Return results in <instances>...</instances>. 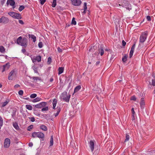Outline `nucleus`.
<instances>
[{
  "mask_svg": "<svg viewBox=\"0 0 155 155\" xmlns=\"http://www.w3.org/2000/svg\"><path fill=\"white\" fill-rule=\"evenodd\" d=\"M40 4L41 5H43L46 2V0H40Z\"/></svg>",
  "mask_w": 155,
  "mask_h": 155,
  "instance_id": "48",
  "label": "nucleus"
},
{
  "mask_svg": "<svg viewBox=\"0 0 155 155\" xmlns=\"http://www.w3.org/2000/svg\"><path fill=\"white\" fill-rule=\"evenodd\" d=\"M37 94H31L30 97L32 98H34L37 97Z\"/></svg>",
  "mask_w": 155,
  "mask_h": 155,
  "instance_id": "40",
  "label": "nucleus"
},
{
  "mask_svg": "<svg viewBox=\"0 0 155 155\" xmlns=\"http://www.w3.org/2000/svg\"><path fill=\"white\" fill-rule=\"evenodd\" d=\"M28 36L29 38H31L33 39V42H35L36 41V37L34 35H28Z\"/></svg>",
  "mask_w": 155,
  "mask_h": 155,
  "instance_id": "18",
  "label": "nucleus"
},
{
  "mask_svg": "<svg viewBox=\"0 0 155 155\" xmlns=\"http://www.w3.org/2000/svg\"><path fill=\"white\" fill-rule=\"evenodd\" d=\"M21 51L23 53H24L26 51V50L25 49H22Z\"/></svg>",
  "mask_w": 155,
  "mask_h": 155,
  "instance_id": "58",
  "label": "nucleus"
},
{
  "mask_svg": "<svg viewBox=\"0 0 155 155\" xmlns=\"http://www.w3.org/2000/svg\"><path fill=\"white\" fill-rule=\"evenodd\" d=\"M2 87V85L0 84V88H1Z\"/></svg>",
  "mask_w": 155,
  "mask_h": 155,
  "instance_id": "63",
  "label": "nucleus"
},
{
  "mask_svg": "<svg viewBox=\"0 0 155 155\" xmlns=\"http://www.w3.org/2000/svg\"><path fill=\"white\" fill-rule=\"evenodd\" d=\"M127 57L126 56H124L122 58V61L123 62H125L127 61Z\"/></svg>",
  "mask_w": 155,
  "mask_h": 155,
  "instance_id": "43",
  "label": "nucleus"
},
{
  "mask_svg": "<svg viewBox=\"0 0 155 155\" xmlns=\"http://www.w3.org/2000/svg\"><path fill=\"white\" fill-rule=\"evenodd\" d=\"M57 50H58V51L59 53H60V52H62V49L61 48H60L59 47L58 48Z\"/></svg>",
  "mask_w": 155,
  "mask_h": 155,
  "instance_id": "52",
  "label": "nucleus"
},
{
  "mask_svg": "<svg viewBox=\"0 0 155 155\" xmlns=\"http://www.w3.org/2000/svg\"><path fill=\"white\" fill-rule=\"evenodd\" d=\"M53 80L52 79H50V81H53Z\"/></svg>",
  "mask_w": 155,
  "mask_h": 155,
  "instance_id": "64",
  "label": "nucleus"
},
{
  "mask_svg": "<svg viewBox=\"0 0 155 155\" xmlns=\"http://www.w3.org/2000/svg\"><path fill=\"white\" fill-rule=\"evenodd\" d=\"M88 143L91 151L93 153L94 149V142L93 140H91Z\"/></svg>",
  "mask_w": 155,
  "mask_h": 155,
  "instance_id": "11",
  "label": "nucleus"
},
{
  "mask_svg": "<svg viewBox=\"0 0 155 155\" xmlns=\"http://www.w3.org/2000/svg\"><path fill=\"white\" fill-rule=\"evenodd\" d=\"M140 104L141 108L143 107V106L145 104L144 100V98H141Z\"/></svg>",
  "mask_w": 155,
  "mask_h": 155,
  "instance_id": "22",
  "label": "nucleus"
},
{
  "mask_svg": "<svg viewBox=\"0 0 155 155\" xmlns=\"http://www.w3.org/2000/svg\"><path fill=\"white\" fill-rule=\"evenodd\" d=\"M84 12L85 13V12L86 11L87 9V3L86 2H84Z\"/></svg>",
  "mask_w": 155,
  "mask_h": 155,
  "instance_id": "36",
  "label": "nucleus"
},
{
  "mask_svg": "<svg viewBox=\"0 0 155 155\" xmlns=\"http://www.w3.org/2000/svg\"><path fill=\"white\" fill-rule=\"evenodd\" d=\"M31 79H32L34 82H36L37 80H40L41 79L38 77H32L31 78Z\"/></svg>",
  "mask_w": 155,
  "mask_h": 155,
  "instance_id": "27",
  "label": "nucleus"
},
{
  "mask_svg": "<svg viewBox=\"0 0 155 155\" xmlns=\"http://www.w3.org/2000/svg\"><path fill=\"white\" fill-rule=\"evenodd\" d=\"M99 53L100 54L101 56L103 55L104 54V50L103 47H101V48L98 50Z\"/></svg>",
  "mask_w": 155,
  "mask_h": 155,
  "instance_id": "26",
  "label": "nucleus"
},
{
  "mask_svg": "<svg viewBox=\"0 0 155 155\" xmlns=\"http://www.w3.org/2000/svg\"><path fill=\"white\" fill-rule=\"evenodd\" d=\"M148 35V32L147 31H145L143 32L141 35L140 38V43L139 45V47L141 46V43L144 42L147 39Z\"/></svg>",
  "mask_w": 155,
  "mask_h": 155,
  "instance_id": "3",
  "label": "nucleus"
},
{
  "mask_svg": "<svg viewBox=\"0 0 155 155\" xmlns=\"http://www.w3.org/2000/svg\"><path fill=\"white\" fill-rule=\"evenodd\" d=\"M124 6L127 10H128L129 11L132 9L130 4H129L128 3H127L125 4Z\"/></svg>",
  "mask_w": 155,
  "mask_h": 155,
  "instance_id": "17",
  "label": "nucleus"
},
{
  "mask_svg": "<svg viewBox=\"0 0 155 155\" xmlns=\"http://www.w3.org/2000/svg\"><path fill=\"white\" fill-rule=\"evenodd\" d=\"M64 70V68L63 67H59L58 69V74L60 75L63 73Z\"/></svg>",
  "mask_w": 155,
  "mask_h": 155,
  "instance_id": "24",
  "label": "nucleus"
},
{
  "mask_svg": "<svg viewBox=\"0 0 155 155\" xmlns=\"http://www.w3.org/2000/svg\"><path fill=\"white\" fill-rule=\"evenodd\" d=\"M81 88V87L80 85H78L76 87L74 90V93H75L78 91Z\"/></svg>",
  "mask_w": 155,
  "mask_h": 155,
  "instance_id": "25",
  "label": "nucleus"
},
{
  "mask_svg": "<svg viewBox=\"0 0 155 155\" xmlns=\"http://www.w3.org/2000/svg\"><path fill=\"white\" fill-rule=\"evenodd\" d=\"M130 136L129 135L127 134H126V139L124 140L125 142H126L128 141L129 139Z\"/></svg>",
  "mask_w": 155,
  "mask_h": 155,
  "instance_id": "39",
  "label": "nucleus"
},
{
  "mask_svg": "<svg viewBox=\"0 0 155 155\" xmlns=\"http://www.w3.org/2000/svg\"><path fill=\"white\" fill-rule=\"evenodd\" d=\"M72 4L75 6H79L81 3V0H71Z\"/></svg>",
  "mask_w": 155,
  "mask_h": 155,
  "instance_id": "9",
  "label": "nucleus"
},
{
  "mask_svg": "<svg viewBox=\"0 0 155 155\" xmlns=\"http://www.w3.org/2000/svg\"><path fill=\"white\" fill-rule=\"evenodd\" d=\"M41 100V98L39 97H37L34 99H33L32 101L33 103L36 102L40 101Z\"/></svg>",
  "mask_w": 155,
  "mask_h": 155,
  "instance_id": "28",
  "label": "nucleus"
},
{
  "mask_svg": "<svg viewBox=\"0 0 155 155\" xmlns=\"http://www.w3.org/2000/svg\"><path fill=\"white\" fill-rule=\"evenodd\" d=\"M57 112L56 113H54V114L55 117H56L58 115L61 111V109L60 107H57Z\"/></svg>",
  "mask_w": 155,
  "mask_h": 155,
  "instance_id": "23",
  "label": "nucleus"
},
{
  "mask_svg": "<svg viewBox=\"0 0 155 155\" xmlns=\"http://www.w3.org/2000/svg\"><path fill=\"white\" fill-rule=\"evenodd\" d=\"M16 113V111L15 110H14L12 114V117L15 120H17V118L15 116Z\"/></svg>",
  "mask_w": 155,
  "mask_h": 155,
  "instance_id": "20",
  "label": "nucleus"
},
{
  "mask_svg": "<svg viewBox=\"0 0 155 155\" xmlns=\"http://www.w3.org/2000/svg\"><path fill=\"white\" fill-rule=\"evenodd\" d=\"M38 46L39 48H41L43 47V44L42 42H40L38 44Z\"/></svg>",
  "mask_w": 155,
  "mask_h": 155,
  "instance_id": "44",
  "label": "nucleus"
},
{
  "mask_svg": "<svg viewBox=\"0 0 155 155\" xmlns=\"http://www.w3.org/2000/svg\"><path fill=\"white\" fill-rule=\"evenodd\" d=\"M29 118L32 122H34L35 121V119L34 117H30Z\"/></svg>",
  "mask_w": 155,
  "mask_h": 155,
  "instance_id": "50",
  "label": "nucleus"
},
{
  "mask_svg": "<svg viewBox=\"0 0 155 155\" xmlns=\"http://www.w3.org/2000/svg\"><path fill=\"white\" fill-rule=\"evenodd\" d=\"M152 85L153 86H155V76H154L153 78L152 79Z\"/></svg>",
  "mask_w": 155,
  "mask_h": 155,
  "instance_id": "38",
  "label": "nucleus"
},
{
  "mask_svg": "<svg viewBox=\"0 0 155 155\" xmlns=\"http://www.w3.org/2000/svg\"><path fill=\"white\" fill-rule=\"evenodd\" d=\"M3 124V120L0 121V129L1 128V127L2 126Z\"/></svg>",
  "mask_w": 155,
  "mask_h": 155,
  "instance_id": "51",
  "label": "nucleus"
},
{
  "mask_svg": "<svg viewBox=\"0 0 155 155\" xmlns=\"http://www.w3.org/2000/svg\"><path fill=\"white\" fill-rule=\"evenodd\" d=\"M18 21L19 23L21 25H23L24 24L23 21L21 20H19Z\"/></svg>",
  "mask_w": 155,
  "mask_h": 155,
  "instance_id": "55",
  "label": "nucleus"
},
{
  "mask_svg": "<svg viewBox=\"0 0 155 155\" xmlns=\"http://www.w3.org/2000/svg\"><path fill=\"white\" fill-rule=\"evenodd\" d=\"M146 18H147V20L148 21H151V17L150 16H147Z\"/></svg>",
  "mask_w": 155,
  "mask_h": 155,
  "instance_id": "47",
  "label": "nucleus"
},
{
  "mask_svg": "<svg viewBox=\"0 0 155 155\" xmlns=\"http://www.w3.org/2000/svg\"><path fill=\"white\" fill-rule=\"evenodd\" d=\"M71 24H72L74 25L76 24V22L75 21V18H72V21H71Z\"/></svg>",
  "mask_w": 155,
  "mask_h": 155,
  "instance_id": "37",
  "label": "nucleus"
},
{
  "mask_svg": "<svg viewBox=\"0 0 155 155\" xmlns=\"http://www.w3.org/2000/svg\"><path fill=\"white\" fill-rule=\"evenodd\" d=\"M32 136L34 138L37 137L39 138H43L45 137L44 134L40 132H33Z\"/></svg>",
  "mask_w": 155,
  "mask_h": 155,
  "instance_id": "4",
  "label": "nucleus"
},
{
  "mask_svg": "<svg viewBox=\"0 0 155 155\" xmlns=\"http://www.w3.org/2000/svg\"><path fill=\"white\" fill-rule=\"evenodd\" d=\"M100 61H97L96 62V65H97L98 64H100Z\"/></svg>",
  "mask_w": 155,
  "mask_h": 155,
  "instance_id": "60",
  "label": "nucleus"
},
{
  "mask_svg": "<svg viewBox=\"0 0 155 155\" xmlns=\"http://www.w3.org/2000/svg\"><path fill=\"white\" fill-rule=\"evenodd\" d=\"M32 68L34 71L35 73H38V71L37 67H35V66H33L32 67Z\"/></svg>",
  "mask_w": 155,
  "mask_h": 155,
  "instance_id": "32",
  "label": "nucleus"
},
{
  "mask_svg": "<svg viewBox=\"0 0 155 155\" xmlns=\"http://www.w3.org/2000/svg\"><path fill=\"white\" fill-rule=\"evenodd\" d=\"M46 104V102H42L38 104L35 105V107L36 108H40L43 107L45 106Z\"/></svg>",
  "mask_w": 155,
  "mask_h": 155,
  "instance_id": "12",
  "label": "nucleus"
},
{
  "mask_svg": "<svg viewBox=\"0 0 155 155\" xmlns=\"http://www.w3.org/2000/svg\"><path fill=\"white\" fill-rule=\"evenodd\" d=\"M41 57L40 55L37 56L35 57L31 58L32 62L35 64L37 61L40 62L41 61Z\"/></svg>",
  "mask_w": 155,
  "mask_h": 155,
  "instance_id": "8",
  "label": "nucleus"
},
{
  "mask_svg": "<svg viewBox=\"0 0 155 155\" xmlns=\"http://www.w3.org/2000/svg\"><path fill=\"white\" fill-rule=\"evenodd\" d=\"M15 2L13 0H7V5L10 4V5L13 6V8H15Z\"/></svg>",
  "mask_w": 155,
  "mask_h": 155,
  "instance_id": "13",
  "label": "nucleus"
},
{
  "mask_svg": "<svg viewBox=\"0 0 155 155\" xmlns=\"http://www.w3.org/2000/svg\"><path fill=\"white\" fill-rule=\"evenodd\" d=\"M29 146L30 147H32L33 146V143L31 142L29 143L28 144Z\"/></svg>",
  "mask_w": 155,
  "mask_h": 155,
  "instance_id": "57",
  "label": "nucleus"
},
{
  "mask_svg": "<svg viewBox=\"0 0 155 155\" xmlns=\"http://www.w3.org/2000/svg\"><path fill=\"white\" fill-rule=\"evenodd\" d=\"M148 155H155V151L152 150L148 152Z\"/></svg>",
  "mask_w": 155,
  "mask_h": 155,
  "instance_id": "35",
  "label": "nucleus"
},
{
  "mask_svg": "<svg viewBox=\"0 0 155 155\" xmlns=\"http://www.w3.org/2000/svg\"><path fill=\"white\" fill-rule=\"evenodd\" d=\"M8 21V19L7 18L3 16L1 18H0V23L2 22L3 23Z\"/></svg>",
  "mask_w": 155,
  "mask_h": 155,
  "instance_id": "16",
  "label": "nucleus"
},
{
  "mask_svg": "<svg viewBox=\"0 0 155 155\" xmlns=\"http://www.w3.org/2000/svg\"><path fill=\"white\" fill-rule=\"evenodd\" d=\"M10 65L9 63H7L3 66V69L2 70V72H4L5 71L8 70L10 68Z\"/></svg>",
  "mask_w": 155,
  "mask_h": 155,
  "instance_id": "14",
  "label": "nucleus"
},
{
  "mask_svg": "<svg viewBox=\"0 0 155 155\" xmlns=\"http://www.w3.org/2000/svg\"><path fill=\"white\" fill-rule=\"evenodd\" d=\"M15 75V70H12L9 73L8 79L9 80H12L13 78V77Z\"/></svg>",
  "mask_w": 155,
  "mask_h": 155,
  "instance_id": "6",
  "label": "nucleus"
},
{
  "mask_svg": "<svg viewBox=\"0 0 155 155\" xmlns=\"http://www.w3.org/2000/svg\"><path fill=\"white\" fill-rule=\"evenodd\" d=\"M3 120L2 118L0 116V121Z\"/></svg>",
  "mask_w": 155,
  "mask_h": 155,
  "instance_id": "62",
  "label": "nucleus"
},
{
  "mask_svg": "<svg viewBox=\"0 0 155 155\" xmlns=\"http://www.w3.org/2000/svg\"><path fill=\"white\" fill-rule=\"evenodd\" d=\"M10 100L9 99H7L4 102L2 103L1 107H3L6 106L8 103L9 102Z\"/></svg>",
  "mask_w": 155,
  "mask_h": 155,
  "instance_id": "15",
  "label": "nucleus"
},
{
  "mask_svg": "<svg viewBox=\"0 0 155 155\" xmlns=\"http://www.w3.org/2000/svg\"><path fill=\"white\" fill-rule=\"evenodd\" d=\"M131 100H134V101H136V98L135 96H132L131 98Z\"/></svg>",
  "mask_w": 155,
  "mask_h": 155,
  "instance_id": "53",
  "label": "nucleus"
},
{
  "mask_svg": "<svg viewBox=\"0 0 155 155\" xmlns=\"http://www.w3.org/2000/svg\"><path fill=\"white\" fill-rule=\"evenodd\" d=\"M51 62V57H48V59L47 63L48 64H50Z\"/></svg>",
  "mask_w": 155,
  "mask_h": 155,
  "instance_id": "42",
  "label": "nucleus"
},
{
  "mask_svg": "<svg viewBox=\"0 0 155 155\" xmlns=\"http://www.w3.org/2000/svg\"><path fill=\"white\" fill-rule=\"evenodd\" d=\"M12 124L13 127L16 130H19V127L18 123L16 122H13Z\"/></svg>",
  "mask_w": 155,
  "mask_h": 155,
  "instance_id": "19",
  "label": "nucleus"
},
{
  "mask_svg": "<svg viewBox=\"0 0 155 155\" xmlns=\"http://www.w3.org/2000/svg\"><path fill=\"white\" fill-rule=\"evenodd\" d=\"M5 51V49L2 46H0V52L2 53H4Z\"/></svg>",
  "mask_w": 155,
  "mask_h": 155,
  "instance_id": "30",
  "label": "nucleus"
},
{
  "mask_svg": "<svg viewBox=\"0 0 155 155\" xmlns=\"http://www.w3.org/2000/svg\"><path fill=\"white\" fill-rule=\"evenodd\" d=\"M8 14L15 18L18 19L21 18V15L19 13H16L14 12H9L8 13Z\"/></svg>",
  "mask_w": 155,
  "mask_h": 155,
  "instance_id": "5",
  "label": "nucleus"
},
{
  "mask_svg": "<svg viewBox=\"0 0 155 155\" xmlns=\"http://www.w3.org/2000/svg\"><path fill=\"white\" fill-rule=\"evenodd\" d=\"M10 140L8 138L5 139L4 142V147L5 148H8L10 146Z\"/></svg>",
  "mask_w": 155,
  "mask_h": 155,
  "instance_id": "7",
  "label": "nucleus"
},
{
  "mask_svg": "<svg viewBox=\"0 0 155 155\" xmlns=\"http://www.w3.org/2000/svg\"><path fill=\"white\" fill-rule=\"evenodd\" d=\"M16 43L19 45L26 47L27 46V40L25 38L22 39V37L20 36L17 39Z\"/></svg>",
  "mask_w": 155,
  "mask_h": 155,
  "instance_id": "1",
  "label": "nucleus"
},
{
  "mask_svg": "<svg viewBox=\"0 0 155 155\" xmlns=\"http://www.w3.org/2000/svg\"><path fill=\"white\" fill-rule=\"evenodd\" d=\"M33 125H31L29 126L28 128V130H30L33 128Z\"/></svg>",
  "mask_w": 155,
  "mask_h": 155,
  "instance_id": "49",
  "label": "nucleus"
},
{
  "mask_svg": "<svg viewBox=\"0 0 155 155\" xmlns=\"http://www.w3.org/2000/svg\"><path fill=\"white\" fill-rule=\"evenodd\" d=\"M70 94H68L67 92L65 91L62 93L60 96V98L62 101L68 102L71 97Z\"/></svg>",
  "mask_w": 155,
  "mask_h": 155,
  "instance_id": "2",
  "label": "nucleus"
},
{
  "mask_svg": "<svg viewBox=\"0 0 155 155\" xmlns=\"http://www.w3.org/2000/svg\"><path fill=\"white\" fill-rule=\"evenodd\" d=\"M40 128L44 131H47V127L46 126L44 125H41L40 127Z\"/></svg>",
  "mask_w": 155,
  "mask_h": 155,
  "instance_id": "29",
  "label": "nucleus"
},
{
  "mask_svg": "<svg viewBox=\"0 0 155 155\" xmlns=\"http://www.w3.org/2000/svg\"><path fill=\"white\" fill-rule=\"evenodd\" d=\"M57 101L56 99H54L52 102L53 108L54 109H55V107L57 103Z\"/></svg>",
  "mask_w": 155,
  "mask_h": 155,
  "instance_id": "21",
  "label": "nucleus"
},
{
  "mask_svg": "<svg viewBox=\"0 0 155 155\" xmlns=\"http://www.w3.org/2000/svg\"><path fill=\"white\" fill-rule=\"evenodd\" d=\"M122 45L123 46H125L126 45V42L125 41L123 40L122 41Z\"/></svg>",
  "mask_w": 155,
  "mask_h": 155,
  "instance_id": "54",
  "label": "nucleus"
},
{
  "mask_svg": "<svg viewBox=\"0 0 155 155\" xmlns=\"http://www.w3.org/2000/svg\"><path fill=\"white\" fill-rule=\"evenodd\" d=\"M24 8L25 7L24 6L21 5L18 8V10L20 12H21L24 9Z\"/></svg>",
  "mask_w": 155,
  "mask_h": 155,
  "instance_id": "41",
  "label": "nucleus"
},
{
  "mask_svg": "<svg viewBox=\"0 0 155 155\" xmlns=\"http://www.w3.org/2000/svg\"><path fill=\"white\" fill-rule=\"evenodd\" d=\"M18 94L21 96H22L23 94V91L22 90H20L18 92Z\"/></svg>",
  "mask_w": 155,
  "mask_h": 155,
  "instance_id": "46",
  "label": "nucleus"
},
{
  "mask_svg": "<svg viewBox=\"0 0 155 155\" xmlns=\"http://www.w3.org/2000/svg\"><path fill=\"white\" fill-rule=\"evenodd\" d=\"M1 3L2 4V5H3L4 3V0H2L1 1Z\"/></svg>",
  "mask_w": 155,
  "mask_h": 155,
  "instance_id": "61",
  "label": "nucleus"
},
{
  "mask_svg": "<svg viewBox=\"0 0 155 155\" xmlns=\"http://www.w3.org/2000/svg\"><path fill=\"white\" fill-rule=\"evenodd\" d=\"M53 138L52 136H51L50 140V146H51L53 145Z\"/></svg>",
  "mask_w": 155,
  "mask_h": 155,
  "instance_id": "34",
  "label": "nucleus"
},
{
  "mask_svg": "<svg viewBox=\"0 0 155 155\" xmlns=\"http://www.w3.org/2000/svg\"><path fill=\"white\" fill-rule=\"evenodd\" d=\"M56 0H53L52 3V6L53 8H54L56 7L57 5Z\"/></svg>",
  "mask_w": 155,
  "mask_h": 155,
  "instance_id": "31",
  "label": "nucleus"
},
{
  "mask_svg": "<svg viewBox=\"0 0 155 155\" xmlns=\"http://www.w3.org/2000/svg\"><path fill=\"white\" fill-rule=\"evenodd\" d=\"M20 86L19 84H17L15 85L14 86V87L15 88H18Z\"/></svg>",
  "mask_w": 155,
  "mask_h": 155,
  "instance_id": "56",
  "label": "nucleus"
},
{
  "mask_svg": "<svg viewBox=\"0 0 155 155\" xmlns=\"http://www.w3.org/2000/svg\"><path fill=\"white\" fill-rule=\"evenodd\" d=\"M136 46V42H134L131 47L129 54V58H131L133 55Z\"/></svg>",
  "mask_w": 155,
  "mask_h": 155,
  "instance_id": "10",
  "label": "nucleus"
},
{
  "mask_svg": "<svg viewBox=\"0 0 155 155\" xmlns=\"http://www.w3.org/2000/svg\"><path fill=\"white\" fill-rule=\"evenodd\" d=\"M48 107H45L42 108L41 109L42 111H47L48 110Z\"/></svg>",
  "mask_w": 155,
  "mask_h": 155,
  "instance_id": "45",
  "label": "nucleus"
},
{
  "mask_svg": "<svg viewBox=\"0 0 155 155\" xmlns=\"http://www.w3.org/2000/svg\"><path fill=\"white\" fill-rule=\"evenodd\" d=\"M131 111H132V113L133 114H134L135 113V112L134 110V109L133 108L131 109Z\"/></svg>",
  "mask_w": 155,
  "mask_h": 155,
  "instance_id": "59",
  "label": "nucleus"
},
{
  "mask_svg": "<svg viewBox=\"0 0 155 155\" xmlns=\"http://www.w3.org/2000/svg\"><path fill=\"white\" fill-rule=\"evenodd\" d=\"M26 107L29 110H31L32 109V106L29 105H26Z\"/></svg>",
  "mask_w": 155,
  "mask_h": 155,
  "instance_id": "33",
  "label": "nucleus"
}]
</instances>
